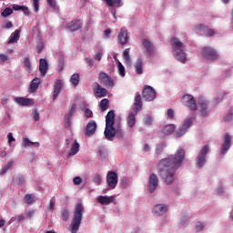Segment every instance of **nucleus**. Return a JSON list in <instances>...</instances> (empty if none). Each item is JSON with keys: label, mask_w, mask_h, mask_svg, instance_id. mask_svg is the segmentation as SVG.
<instances>
[{"label": "nucleus", "mask_w": 233, "mask_h": 233, "mask_svg": "<svg viewBox=\"0 0 233 233\" xmlns=\"http://www.w3.org/2000/svg\"><path fill=\"white\" fill-rule=\"evenodd\" d=\"M185 159V149H178L174 156L161 159L158 163V176L166 185H172L176 181V171L180 168Z\"/></svg>", "instance_id": "nucleus-1"}, {"label": "nucleus", "mask_w": 233, "mask_h": 233, "mask_svg": "<svg viewBox=\"0 0 233 233\" xmlns=\"http://www.w3.org/2000/svg\"><path fill=\"white\" fill-rule=\"evenodd\" d=\"M171 46L177 61H179V63L185 65L187 63V53H185V50L183 49L185 46L183 42H181V40H179L177 37H172Z\"/></svg>", "instance_id": "nucleus-2"}, {"label": "nucleus", "mask_w": 233, "mask_h": 233, "mask_svg": "<svg viewBox=\"0 0 233 233\" xmlns=\"http://www.w3.org/2000/svg\"><path fill=\"white\" fill-rule=\"evenodd\" d=\"M83 214H85L83 204H76L75 206L74 217L71 222V233H77V230H79L81 221H83Z\"/></svg>", "instance_id": "nucleus-3"}, {"label": "nucleus", "mask_w": 233, "mask_h": 233, "mask_svg": "<svg viewBox=\"0 0 233 233\" xmlns=\"http://www.w3.org/2000/svg\"><path fill=\"white\" fill-rule=\"evenodd\" d=\"M209 147L208 145L204 146L203 148L200 149L198 155L196 157V165L198 168H202L207 161V155L208 154Z\"/></svg>", "instance_id": "nucleus-4"}, {"label": "nucleus", "mask_w": 233, "mask_h": 233, "mask_svg": "<svg viewBox=\"0 0 233 233\" xmlns=\"http://www.w3.org/2000/svg\"><path fill=\"white\" fill-rule=\"evenodd\" d=\"M201 56L204 59H208V61H216L218 59V52L216 49L210 46H205L201 49Z\"/></svg>", "instance_id": "nucleus-5"}, {"label": "nucleus", "mask_w": 233, "mask_h": 233, "mask_svg": "<svg viewBox=\"0 0 233 233\" xmlns=\"http://www.w3.org/2000/svg\"><path fill=\"white\" fill-rule=\"evenodd\" d=\"M182 103L189 110L196 112L198 110V104L196 103V98L192 95H184L182 96Z\"/></svg>", "instance_id": "nucleus-6"}, {"label": "nucleus", "mask_w": 233, "mask_h": 233, "mask_svg": "<svg viewBox=\"0 0 233 233\" xmlns=\"http://www.w3.org/2000/svg\"><path fill=\"white\" fill-rule=\"evenodd\" d=\"M119 181V177H117V173L116 171H108L106 174V183L112 190L117 187V183Z\"/></svg>", "instance_id": "nucleus-7"}, {"label": "nucleus", "mask_w": 233, "mask_h": 233, "mask_svg": "<svg viewBox=\"0 0 233 233\" xmlns=\"http://www.w3.org/2000/svg\"><path fill=\"white\" fill-rule=\"evenodd\" d=\"M98 81L100 85H104L106 88H114V80L105 72H100Z\"/></svg>", "instance_id": "nucleus-8"}, {"label": "nucleus", "mask_w": 233, "mask_h": 233, "mask_svg": "<svg viewBox=\"0 0 233 233\" xmlns=\"http://www.w3.org/2000/svg\"><path fill=\"white\" fill-rule=\"evenodd\" d=\"M159 186V177H157V175L151 174L148 178L147 182V190L150 194L154 193L156 191V188Z\"/></svg>", "instance_id": "nucleus-9"}, {"label": "nucleus", "mask_w": 233, "mask_h": 233, "mask_svg": "<svg viewBox=\"0 0 233 233\" xmlns=\"http://www.w3.org/2000/svg\"><path fill=\"white\" fill-rule=\"evenodd\" d=\"M142 97L145 101H154L156 99V90L152 86H147L142 91Z\"/></svg>", "instance_id": "nucleus-10"}, {"label": "nucleus", "mask_w": 233, "mask_h": 233, "mask_svg": "<svg viewBox=\"0 0 233 233\" xmlns=\"http://www.w3.org/2000/svg\"><path fill=\"white\" fill-rule=\"evenodd\" d=\"M116 134H119V132L116 131V127H114V125L106 124V128L104 131V136L106 139H107V141H114Z\"/></svg>", "instance_id": "nucleus-11"}, {"label": "nucleus", "mask_w": 233, "mask_h": 233, "mask_svg": "<svg viewBox=\"0 0 233 233\" xmlns=\"http://www.w3.org/2000/svg\"><path fill=\"white\" fill-rule=\"evenodd\" d=\"M166 212H168V206L165 204H157L152 208V214L154 216H165Z\"/></svg>", "instance_id": "nucleus-12"}, {"label": "nucleus", "mask_w": 233, "mask_h": 233, "mask_svg": "<svg viewBox=\"0 0 233 233\" xmlns=\"http://www.w3.org/2000/svg\"><path fill=\"white\" fill-rule=\"evenodd\" d=\"M66 28L70 30V32H77V30H81L83 28V21L80 19L72 20L66 25Z\"/></svg>", "instance_id": "nucleus-13"}, {"label": "nucleus", "mask_w": 233, "mask_h": 233, "mask_svg": "<svg viewBox=\"0 0 233 233\" xmlns=\"http://www.w3.org/2000/svg\"><path fill=\"white\" fill-rule=\"evenodd\" d=\"M94 94L96 96V97H106V96H108V90H106V88L101 87V86L96 82L94 84Z\"/></svg>", "instance_id": "nucleus-14"}, {"label": "nucleus", "mask_w": 233, "mask_h": 233, "mask_svg": "<svg viewBox=\"0 0 233 233\" xmlns=\"http://www.w3.org/2000/svg\"><path fill=\"white\" fill-rule=\"evenodd\" d=\"M96 130H97V124L96 123V121L91 120L86 125L85 135L94 136L96 134Z\"/></svg>", "instance_id": "nucleus-15"}, {"label": "nucleus", "mask_w": 233, "mask_h": 233, "mask_svg": "<svg viewBox=\"0 0 233 233\" xmlns=\"http://www.w3.org/2000/svg\"><path fill=\"white\" fill-rule=\"evenodd\" d=\"M116 40L119 45H127V43H128V31L121 29L117 35Z\"/></svg>", "instance_id": "nucleus-16"}, {"label": "nucleus", "mask_w": 233, "mask_h": 233, "mask_svg": "<svg viewBox=\"0 0 233 233\" xmlns=\"http://www.w3.org/2000/svg\"><path fill=\"white\" fill-rule=\"evenodd\" d=\"M231 141H232V137H230V135L228 133H226L225 140H224V143H223L222 148H221L222 156H225V154H227V152H228V150H230Z\"/></svg>", "instance_id": "nucleus-17"}, {"label": "nucleus", "mask_w": 233, "mask_h": 233, "mask_svg": "<svg viewBox=\"0 0 233 233\" xmlns=\"http://www.w3.org/2000/svg\"><path fill=\"white\" fill-rule=\"evenodd\" d=\"M198 30L208 37H213V35H216V31H214V29H211L203 24L198 25Z\"/></svg>", "instance_id": "nucleus-18"}, {"label": "nucleus", "mask_w": 233, "mask_h": 233, "mask_svg": "<svg viewBox=\"0 0 233 233\" xmlns=\"http://www.w3.org/2000/svg\"><path fill=\"white\" fill-rule=\"evenodd\" d=\"M142 45L146 49V52L149 55L152 56V54H156V46H154V44H152V42H150V40L148 39H144L142 41Z\"/></svg>", "instance_id": "nucleus-19"}, {"label": "nucleus", "mask_w": 233, "mask_h": 233, "mask_svg": "<svg viewBox=\"0 0 233 233\" xmlns=\"http://www.w3.org/2000/svg\"><path fill=\"white\" fill-rule=\"evenodd\" d=\"M198 106L200 108V114L202 117H208V103L206 100H199Z\"/></svg>", "instance_id": "nucleus-20"}, {"label": "nucleus", "mask_w": 233, "mask_h": 233, "mask_svg": "<svg viewBox=\"0 0 233 233\" xmlns=\"http://www.w3.org/2000/svg\"><path fill=\"white\" fill-rule=\"evenodd\" d=\"M96 201L100 203V205H110V203H114V201H116V197L99 196L96 198Z\"/></svg>", "instance_id": "nucleus-21"}, {"label": "nucleus", "mask_w": 233, "mask_h": 233, "mask_svg": "<svg viewBox=\"0 0 233 233\" xmlns=\"http://www.w3.org/2000/svg\"><path fill=\"white\" fill-rule=\"evenodd\" d=\"M15 103H16L17 105H20V106H30L34 105V100L30 98H25V97H15Z\"/></svg>", "instance_id": "nucleus-22"}, {"label": "nucleus", "mask_w": 233, "mask_h": 233, "mask_svg": "<svg viewBox=\"0 0 233 233\" xmlns=\"http://www.w3.org/2000/svg\"><path fill=\"white\" fill-rule=\"evenodd\" d=\"M39 72L42 76H46V72H48V62L45 58L39 60Z\"/></svg>", "instance_id": "nucleus-23"}, {"label": "nucleus", "mask_w": 233, "mask_h": 233, "mask_svg": "<svg viewBox=\"0 0 233 233\" xmlns=\"http://www.w3.org/2000/svg\"><path fill=\"white\" fill-rule=\"evenodd\" d=\"M61 88H63L61 80L59 79L56 80L55 86H54L53 101H56L57 99V96H59V93L61 92Z\"/></svg>", "instance_id": "nucleus-24"}, {"label": "nucleus", "mask_w": 233, "mask_h": 233, "mask_svg": "<svg viewBox=\"0 0 233 233\" xmlns=\"http://www.w3.org/2000/svg\"><path fill=\"white\" fill-rule=\"evenodd\" d=\"M39 85H41V78L35 77L30 83V92L34 94L39 88Z\"/></svg>", "instance_id": "nucleus-25"}, {"label": "nucleus", "mask_w": 233, "mask_h": 233, "mask_svg": "<svg viewBox=\"0 0 233 233\" xmlns=\"http://www.w3.org/2000/svg\"><path fill=\"white\" fill-rule=\"evenodd\" d=\"M116 124V113L111 110L106 116V125H115Z\"/></svg>", "instance_id": "nucleus-26"}, {"label": "nucleus", "mask_w": 233, "mask_h": 233, "mask_svg": "<svg viewBox=\"0 0 233 233\" xmlns=\"http://www.w3.org/2000/svg\"><path fill=\"white\" fill-rule=\"evenodd\" d=\"M135 112H141L143 110V102L141 101V95H137L135 96Z\"/></svg>", "instance_id": "nucleus-27"}, {"label": "nucleus", "mask_w": 233, "mask_h": 233, "mask_svg": "<svg viewBox=\"0 0 233 233\" xmlns=\"http://www.w3.org/2000/svg\"><path fill=\"white\" fill-rule=\"evenodd\" d=\"M19 34H21V30L15 29V32L11 34L8 45H14V43H17L19 41Z\"/></svg>", "instance_id": "nucleus-28"}, {"label": "nucleus", "mask_w": 233, "mask_h": 233, "mask_svg": "<svg viewBox=\"0 0 233 233\" xmlns=\"http://www.w3.org/2000/svg\"><path fill=\"white\" fill-rule=\"evenodd\" d=\"M13 181H15V183H16L19 187H23V185H25L26 181V178L25 177L24 175L18 174L13 177Z\"/></svg>", "instance_id": "nucleus-29"}, {"label": "nucleus", "mask_w": 233, "mask_h": 233, "mask_svg": "<svg viewBox=\"0 0 233 233\" xmlns=\"http://www.w3.org/2000/svg\"><path fill=\"white\" fill-rule=\"evenodd\" d=\"M174 130H176V126L169 124L162 129L161 133L164 134V136H170L174 133Z\"/></svg>", "instance_id": "nucleus-30"}, {"label": "nucleus", "mask_w": 233, "mask_h": 233, "mask_svg": "<svg viewBox=\"0 0 233 233\" xmlns=\"http://www.w3.org/2000/svg\"><path fill=\"white\" fill-rule=\"evenodd\" d=\"M122 57L126 65H132V58L130 57V48H127L123 51Z\"/></svg>", "instance_id": "nucleus-31"}, {"label": "nucleus", "mask_w": 233, "mask_h": 233, "mask_svg": "<svg viewBox=\"0 0 233 233\" xmlns=\"http://www.w3.org/2000/svg\"><path fill=\"white\" fill-rule=\"evenodd\" d=\"M136 74L141 76L143 74V59L138 58L135 63Z\"/></svg>", "instance_id": "nucleus-32"}, {"label": "nucleus", "mask_w": 233, "mask_h": 233, "mask_svg": "<svg viewBox=\"0 0 233 233\" xmlns=\"http://www.w3.org/2000/svg\"><path fill=\"white\" fill-rule=\"evenodd\" d=\"M127 123L130 128L136 127V115L134 113H129Z\"/></svg>", "instance_id": "nucleus-33"}, {"label": "nucleus", "mask_w": 233, "mask_h": 233, "mask_svg": "<svg viewBox=\"0 0 233 233\" xmlns=\"http://www.w3.org/2000/svg\"><path fill=\"white\" fill-rule=\"evenodd\" d=\"M77 152H79V143H77V140H75V143L72 145L71 151L68 153V157L76 156Z\"/></svg>", "instance_id": "nucleus-34"}, {"label": "nucleus", "mask_w": 233, "mask_h": 233, "mask_svg": "<svg viewBox=\"0 0 233 233\" xmlns=\"http://www.w3.org/2000/svg\"><path fill=\"white\" fill-rule=\"evenodd\" d=\"M192 123H194V118L192 117H187L185 120H184V123L182 125V127L184 128V130H188L189 127H192Z\"/></svg>", "instance_id": "nucleus-35"}, {"label": "nucleus", "mask_w": 233, "mask_h": 233, "mask_svg": "<svg viewBox=\"0 0 233 233\" xmlns=\"http://www.w3.org/2000/svg\"><path fill=\"white\" fill-rule=\"evenodd\" d=\"M23 143H24V147H32V145H35V147L36 148H39V147H40L39 142H32V141L30 140V138H24Z\"/></svg>", "instance_id": "nucleus-36"}, {"label": "nucleus", "mask_w": 233, "mask_h": 233, "mask_svg": "<svg viewBox=\"0 0 233 233\" xmlns=\"http://www.w3.org/2000/svg\"><path fill=\"white\" fill-rule=\"evenodd\" d=\"M76 108H77V105L73 104L72 106H71V109L68 112V114H66L65 116V119L66 121H70V117H72L74 116V114H76Z\"/></svg>", "instance_id": "nucleus-37"}, {"label": "nucleus", "mask_w": 233, "mask_h": 233, "mask_svg": "<svg viewBox=\"0 0 233 233\" xmlns=\"http://www.w3.org/2000/svg\"><path fill=\"white\" fill-rule=\"evenodd\" d=\"M70 83L73 86H77V85H79V74H73L70 77Z\"/></svg>", "instance_id": "nucleus-38"}, {"label": "nucleus", "mask_w": 233, "mask_h": 233, "mask_svg": "<svg viewBox=\"0 0 233 233\" xmlns=\"http://www.w3.org/2000/svg\"><path fill=\"white\" fill-rule=\"evenodd\" d=\"M108 105H109L108 98L102 99L100 101V110H101V112H105L106 110H108Z\"/></svg>", "instance_id": "nucleus-39"}, {"label": "nucleus", "mask_w": 233, "mask_h": 233, "mask_svg": "<svg viewBox=\"0 0 233 233\" xmlns=\"http://www.w3.org/2000/svg\"><path fill=\"white\" fill-rule=\"evenodd\" d=\"M24 68L27 70V72H32V62H30V58L28 56L24 59Z\"/></svg>", "instance_id": "nucleus-40"}, {"label": "nucleus", "mask_w": 233, "mask_h": 233, "mask_svg": "<svg viewBox=\"0 0 233 233\" xmlns=\"http://www.w3.org/2000/svg\"><path fill=\"white\" fill-rule=\"evenodd\" d=\"M24 199L25 200V203L27 205H32V203H34V199H35V195L33 194H26L24 197Z\"/></svg>", "instance_id": "nucleus-41"}, {"label": "nucleus", "mask_w": 233, "mask_h": 233, "mask_svg": "<svg viewBox=\"0 0 233 233\" xmlns=\"http://www.w3.org/2000/svg\"><path fill=\"white\" fill-rule=\"evenodd\" d=\"M107 6H114V5H116L117 8L121 6V0H104Z\"/></svg>", "instance_id": "nucleus-42"}, {"label": "nucleus", "mask_w": 233, "mask_h": 233, "mask_svg": "<svg viewBox=\"0 0 233 233\" xmlns=\"http://www.w3.org/2000/svg\"><path fill=\"white\" fill-rule=\"evenodd\" d=\"M12 14H14V9L10 8V7H6L5 9H4V11L1 13V16L2 17H9V15H12Z\"/></svg>", "instance_id": "nucleus-43"}, {"label": "nucleus", "mask_w": 233, "mask_h": 233, "mask_svg": "<svg viewBox=\"0 0 233 233\" xmlns=\"http://www.w3.org/2000/svg\"><path fill=\"white\" fill-rule=\"evenodd\" d=\"M12 165H14V161H9L7 164L5 166V167L0 171V174H6L8 170H10Z\"/></svg>", "instance_id": "nucleus-44"}, {"label": "nucleus", "mask_w": 233, "mask_h": 233, "mask_svg": "<svg viewBox=\"0 0 233 233\" xmlns=\"http://www.w3.org/2000/svg\"><path fill=\"white\" fill-rule=\"evenodd\" d=\"M185 134H187V129L183 128V127H179L176 132H175V136L177 137H181L183 136H185Z\"/></svg>", "instance_id": "nucleus-45"}, {"label": "nucleus", "mask_w": 233, "mask_h": 233, "mask_svg": "<svg viewBox=\"0 0 233 233\" xmlns=\"http://www.w3.org/2000/svg\"><path fill=\"white\" fill-rule=\"evenodd\" d=\"M118 74L121 77H125V66L121 62H118Z\"/></svg>", "instance_id": "nucleus-46"}, {"label": "nucleus", "mask_w": 233, "mask_h": 233, "mask_svg": "<svg viewBox=\"0 0 233 233\" xmlns=\"http://www.w3.org/2000/svg\"><path fill=\"white\" fill-rule=\"evenodd\" d=\"M70 216V211H68V209L65 208L62 211V219L63 221H68V218Z\"/></svg>", "instance_id": "nucleus-47"}, {"label": "nucleus", "mask_w": 233, "mask_h": 233, "mask_svg": "<svg viewBox=\"0 0 233 233\" xmlns=\"http://www.w3.org/2000/svg\"><path fill=\"white\" fill-rule=\"evenodd\" d=\"M17 219L18 223L25 221V215H19L18 217H13L10 219V223H14Z\"/></svg>", "instance_id": "nucleus-48"}, {"label": "nucleus", "mask_w": 233, "mask_h": 233, "mask_svg": "<svg viewBox=\"0 0 233 233\" xmlns=\"http://www.w3.org/2000/svg\"><path fill=\"white\" fill-rule=\"evenodd\" d=\"M32 6L34 7V12H39V0H31Z\"/></svg>", "instance_id": "nucleus-49"}, {"label": "nucleus", "mask_w": 233, "mask_h": 233, "mask_svg": "<svg viewBox=\"0 0 233 233\" xmlns=\"http://www.w3.org/2000/svg\"><path fill=\"white\" fill-rule=\"evenodd\" d=\"M58 68L60 72H63V70L65 69V58L64 57H60L58 59Z\"/></svg>", "instance_id": "nucleus-50"}, {"label": "nucleus", "mask_w": 233, "mask_h": 233, "mask_svg": "<svg viewBox=\"0 0 233 233\" xmlns=\"http://www.w3.org/2000/svg\"><path fill=\"white\" fill-rule=\"evenodd\" d=\"M93 183H96V185H101V176L99 174H96L93 177Z\"/></svg>", "instance_id": "nucleus-51"}, {"label": "nucleus", "mask_w": 233, "mask_h": 233, "mask_svg": "<svg viewBox=\"0 0 233 233\" xmlns=\"http://www.w3.org/2000/svg\"><path fill=\"white\" fill-rule=\"evenodd\" d=\"M152 116H150V115H147L144 120V125H147L148 127H150L152 125Z\"/></svg>", "instance_id": "nucleus-52"}, {"label": "nucleus", "mask_w": 233, "mask_h": 233, "mask_svg": "<svg viewBox=\"0 0 233 233\" xmlns=\"http://www.w3.org/2000/svg\"><path fill=\"white\" fill-rule=\"evenodd\" d=\"M7 139H8L9 147H12V143H14V141H15L14 135L12 133H8Z\"/></svg>", "instance_id": "nucleus-53"}, {"label": "nucleus", "mask_w": 233, "mask_h": 233, "mask_svg": "<svg viewBox=\"0 0 233 233\" xmlns=\"http://www.w3.org/2000/svg\"><path fill=\"white\" fill-rule=\"evenodd\" d=\"M46 3L48 5V6H50V8H53L54 10H56V0H46Z\"/></svg>", "instance_id": "nucleus-54"}, {"label": "nucleus", "mask_w": 233, "mask_h": 233, "mask_svg": "<svg viewBox=\"0 0 233 233\" xmlns=\"http://www.w3.org/2000/svg\"><path fill=\"white\" fill-rule=\"evenodd\" d=\"M34 216H35V210L34 209L25 213L26 219H31V218H34Z\"/></svg>", "instance_id": "nucleus-55"}, {"label": "nucleus", "mask_w": 233, "mask_h": 233, "mask_svg": "<svg viewBox=\"0 0 233 233\" xmlns=\"http://www.w3.org/2000/svg\"><path fill=\"white\" fill-rule=\"evenodd\" d=\"M22 12L25 15H26V17H28L30 15V10L28 9V7L22 5Z\"/></svg>", "instance_id": "nucleus-56"}, {"label": "nucleus", "mask_w": 233, "mask_h": 233, "mask_svg": "<svg viewBox=\"0 0 233 233\" xmlns=\"http://www.w3.org/2000/svg\"><path fill=\"white\" fill-rule=\"evenodd\" d=\"M84 116L86 117H93L94 114L92 113V110H90L89 108H86L85 110Z\"/></svg>", "instance_id": "nucleus-57"}, {"label": "nucleus", "mask_w": 233, "mask_h": 233, "mask_svg": "<svg viewBox=\"0 0 233 233\" xmlns=\"http://www.w3.org/2000/svg\"><path fill=\"white\" fill-rule=\"evenodd\" d=\"M14 26V24H12L11 21H5V25L3 26V28H6V29H10Z\"/></svg>", "instance_id": "nucleus-58"}, {"label": "nucleus", "mask_w": 233, "mask_h": 233, "mask_svg": "<svg viewBox=\"0 0 233 233\" xmlns=\"http://www.w3.org/2000/svg\"><path fill=\"white\" fill-rule=\"evenodd\" d=\"M205 228V226H203V223L198 222L196 225V230L197 232H201V230Z\"/></svg>", "instance_id": "nucleus-59"}, {"label": "nucleus", "mask_w": 233, "mask_h": 233, "mask_svg": "<svg viewBox=\"0 0 233 233\" xmlns=\"http://www.w3.org/2000/svg\"><path fill=\"white\" fill-rule=\"evenodd\" d=\"M73 183L74 185H79L80 183H83V178H81L80 177H76L73 179Z\"/></svg>", "instance_id": "nucleus-60"}, {"label": "nucleus", "mask_w": 233, "mask_h": 233, "mask_svg": "<svg viewBox=\"0 0 233 233\" xmlns=\"http://www.w3.org/2000/svg\"><path fill=\"white\" fill-rule=\"evenodd\" d=\"M163 152V144H159L156 147V154H161Z\"/></svg>", "instance_id": "nucleus-61"}, {"label": "nucleus", "mask_w": 233, "mask_h": 233, "mask_svg": "<svg viewBox=\"0 0 233 233\" xmlns=\"http://www.w3.org/2000/svg\"><path fill=\"white\" fill-rule=\"evenodd\" d=\"M33 118L35 119V122L39 121L40 116H39V112H37V109H35V110L34 111Z\"/></svg>", "instance_id": "nucleus-62"}, {"label": "nucleus", "mask_w": 233, "mask_h": 233, "mask_svg": "<svg viewBox=\"0 0 233 233\" xmlns=\"http://www.w3.org/2000/svg\"><path fill=\"white\" fill-rule=\"evenodd\" d=\"M12 8H13V10H15V12H17V11H19V10H22L23 5H19L14 4V5H12Z\"/></svg>", "instance_id": "nucleus-63"}, {"label": "nucleus", "mask_w": 233, "mask_h": 233, "mask_svg": "<svg viewBox=\"0 0 233 233\" xmlns=\"http://www.w3.org/2000/svg\"><path fill=\"white\" fill-rule=\"evenodd\" d=\"M167 117H169L170 119H172V117H174V110L173 109H167Z\"/></svg>", "instance_id": "nucleus-64"}]
</instances>
